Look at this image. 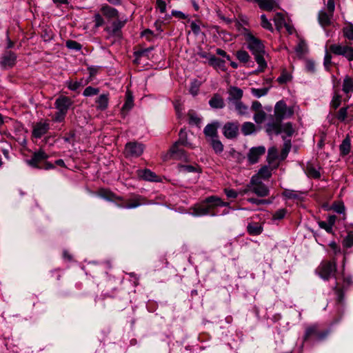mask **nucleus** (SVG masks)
<instances>
[{"label":"nucleus","instance_id":"79ce46f5","mask_svg":"<svg viewBox=\"0 0 353 353\" xmlns=\"http://www.w3.org/2000/svg\"><path fill=\"white\" fill-rule=\"evenodd\" d=\"M236 58L243 63H247L250 60V55L245 50H239L236 52Z\"/></svg>","mask_w":353,"mask_h":353},{"label":"nucleus","instance_id":"2f4dec72","mask_svg":"<svg viewBox=\"0 0 353 353\" xmlns=\"http://www.w3.org/2000/svg\"><path fill=\"white\" fill-rule=\"evenodd\" d=\"M343 91L345 94L353 92V79L349 76H346L343 82Z\"/></svg>","mask_w":353,"mask_h":353},{"label":"nucleus","instance_id":"0e129e2a","mask_svg":"<svg viewBox=\"0 0 353 353\" xmlns=\"http://www.w3.org/2000/svg\"><path fill=\"white\" fill-rule=\"evenodd\" d=\"M323 64H324V66L326 68V70H328L332 64V56L327 52H326V53L325 54Z\"/></svg>","mask_w":353,"mask_h":353},{"label":"nucleus","instance_id":"f3484780","mask_svg":"<svg viewBox=\"0 0 353 353\" xmlns=\"http://www.w3.org/2000/svg\"><path fill=\"white\" fill-rule=\"evenodd\" d=\"M48 157V154L44 151L39 150L33 154L30 159L28 160V163L32 167L40 168L39 163L47 159Z\"/></svg>","mask_w":353,"mask_h":353},{"label":"nucleus","instance_id":"f704fd0d","mask_svg":"<svg viewBox=\"0 0 353 353\" xmlns=\"http://www.w3.org/2000/svg\"><path fill=\"white\" fill-rule=\"evenodd\" d=\"M292 79V74L286 70H283L281 75L277 78L276 81L279 84L283 85L290 82Z\"/></svg>","mask_w":353,"mask_h":353},{"label":"nucleus","instance_id":"6e6552de","mask_svg":"<svg viewBox=\"0 0 353 353\" xmlns=\"http://www.w3.org/2000/svg\"><path fill=\"white\" fill-rule=\"evenodd\" d=\"M336 270V264L335 261H323L316 269L319 275L325 280H328L334 274Z\"/></svg>","mask_w":353,"mask_h":353},{"label":"nucleus","instance_id":"bb28decb","mask_svg":"<svg viewBox=\"0 0 353 353\" xmlns=\"http://www.w3.org/2000/svg\"><path fill=\"white\" fill-rule=\"evenodd\" d=\"M99 196L101 198H103L107 201H112L114 200H118V201L123 200L122 197L118 196L112 192L108 190H105V189H102L99 191Z\"/></svg>","mask_w":353,"mask_h":353},{"label":"nucleus","instance_id":"cd10ccee","mask_svg":"<svg viewBox=\"0 0 353 353\" xmlns=\"http://www.w3.org/2000/svg\"><path fill=\"white\" fill-rule=\"evenodd\" d=\"M225 61L216 57L214 55L209 56V64L216 69H221L225 70Z\"/></svg>","mask_w":353,"mask_h":353},{"label":"nucleus","instance_id":"20e7f679","mask_svg":"<svg viewBox=\"0 0 353 353\" xmlns=\"http://www.w3.org/2000/svg\"><path fill=\"white\" fill-rule=\"evenodd\" d=\"M330 52L335 55L343 56L347 61H353V47L351 42H341L330 46Z\"/></svg>","mask_w":353,"mask_h":353},{"label":"nucleus","instance_id":"f257e3e1","mask_svg":"<svg viewBox=\"0 0 353 353\" xmlns=\"http://www.w3.org/2000/svg\"><path fill=\"white\" fill-rule=\"evenodd\" d=\"M245 38L248 43V48L254 56L255 61L258 64V69L256 72H263L267 67V63L264 59L265 54L264 45L260 39L255 37L248 30H246V33L245 34Z\"/></svg>","mask_w":353,"mask_h":353},{"label":"nucleus","instance_id":"8fccbe9b","mask_svg":"<svg viewBox=\"0 0 353 353\" xmlns=\"http://www.w3.org/2000/svg\"><path fill=\"white\" fill-rule=\"evenodd\" d=\"M66 83H67L68 88L70 90H72V91H75L78 88H79L80 87L83 86L82 81H73L72 80H70V81H68Z\"/></svg>","mask_w":353,"mask_h":353},{"label":"nucleus","instance_id":"052dcab7","mask_svg":"<svg viewBox=\"0 0 353 353\" xmlns=\"http://www.w3.org/2000/svg\"><path fill=\"white\" fill-rule=\"evenodd\" d=\"M341 97L338 94H335L332 98V100L331 101V105L334 109H336L341 104Z\"/></svg>","mask_w":353,"mask_h":353},{"label":"nucleus","instance_id":"f8f14e48","mask_svg":"<svg viewBox=\"0 0 353 353\" xmlns=\"http://www.w3.org/2000/svg\"><path fill=\"white\" fill-rule=\"evenodd\" d=\"M125 23L126 20H119L117 19L112 23L110 26L105 27V30L110 36L121 37V29Z\"/></svg>","mask_w":353,"mask_h":353},{"label":"nucleus","instance_id":"9b49d317","mask_svg":"<svg viewBox=\"0 0 353 353\" xmlns=\"http://www.w3.org/2000/svg\"><path fill=\"white\" fill-rule=\"evenodd\" d=\"M144 145L138 142H129L125 145V153L126 157H138L142 154Z\"/></svg>","mask_w":353,"mask_h":353},{"label":"nucleus","instance_id":"dca6fc26","mask_svg":"<svg viewBox=\"0 0 353 353\" xmlns=\"http://www.w3.org/2000/svg\"><path fill=\"white\" fill-rule=\"evenodd\" d=\"M238 132V123L228 122L223 126V134L228 139H234L236 137Z\"/></svg>","mask_w":353,"mask_h":353},{"label":"nucleus","instance_id":"680f3d73","mask_svg":"<svg viewBox=\"0 0 353 353\" xmlns=\"http://www.w3.org/2000/svg\"><path fill=\"white\" fill-rule=\"evenodd\" d=\"M347 114V108H342L339 110L336 117L339 121H343L346 119Z\"/></svg>","mask_w":353,"mask_h":353},{"label":"nucleus","instance_id":"3c124183","mask_svg":"<svg viewBox=\"0 0 353 353\" xmlns=\"http://www.w3.org/2000/svg\"><path fill=\"white\" fill-rule=\"evenodd\" d=\"M343 245L345 248H349L353 245V232H349L343 241Z\"/></svg>","mask_w":353,"mask_h":353},{"label":"nucleus","instance_id":"412c9836","mask_svg":"<svg viewBox=\"0 0 353 353\" xmlns=\"http://www.w3.org/2000/svg\"><path fill=\"white\" fill-rule=\"evenodd\" d=\"M16 59V54L11 51H8L3 54L0 63L3 67H12L15 64Z\"/></svg>","mask_w":353,"mask_h":353},{"label":"nucleus","instance_id":"393cba45","mask_svg":"<svg viewBox=\"0 0 353 353\" xmlns=\"http://www.w3.org/2000/svg\"><path fill=\"white\" fill-rule=\"evenodd\" d=\"M228 99L234 102L236 101H241V99L243 97V92L241 88L238 87L232 86L228 90Z\"/></svg>","mask_w":353,"mask_h":353},{"label":"nucleus","instance_id":"774afa93","mask_svg":"<svg viewBox=\"0 0 353 353\" xmlns=\"http://www.w3.org/2000/svg\"><path fill=\"white\" fill-rule=\"evenodd\" d=\"M157 8L161 13H164L166 10V3L163 0H157Z\"/></svg>","mask_w":353,"mask_h":353},{"label":"nucleus","instance_id":"ddd939ff","mask_svg":"<svg viewBox=\"0 0 353 353\" xmlns=\"http://www.w3.org/2000/svg\"><path fill=\"white\" fill-rule=\"evenodd\" d=\"M72 103L73 101L70 98L61 95L56 99L54 107L57 110L67 114Z\"/></svg>","mask_w":353,"mask_h":353},{"label":"nucleus","instance_id":"4c0bfd02","mask_svg":"<svg viewBox=\"0 0 353 353\" xmlns=\"http://www.w3.org/2000/svg\"><path fill=\"white\" fill-rule=\"evenodd\" d=\"M343 36L345 39L349 40V42L353 41V25L347 23L343 28Z\"/></svg>","mask_w":353,"mask_h":353},{"label":"nucleus","instance_id":"ea45409f","mask_svg":"<svg viewBox=\"0 0 353 353\" xmlns=\"http://www.w3.org/2000/svg\"><path fill=\"white\" fill-rule=\"evenodd\" d=\"M272 176V171L268 166L261 168L258 172V178L268 179Z\"/></svg>","mask_w":353,"mask_h":353},{"label":"nucleus","instance_id":"a19ab883","mask_svg":"<svg viewBox=\"0 0 353 353\" xmlns=\"http://www.w3.org/2000/svg\"><path fill=\"white\" fill-rule=\"evenodd\" d=\"M269 91L268 88H252L251 89V93L256 97L260 98L261 97H263L268 94Z\"/></svg>","mask_w":353,"mask_h":353},{"label":"nucleus","instance_id":"37998d69","mask_svg":"<svg viewBox=\"0 0 353 353\" xmlns=\"http://www.w3.org/2000/svg\"><path fill=\"white\" fill-rule=\"evenodd\" d=\"M99 92V88L88 86L84 90L83 95L84 97H92L98 94Z\"/></svg>","mask_w":353,"mask_h":353},{"label":"nucleus","instance_id":"4be33fe9","mask_svg":"<svg viewBox=\"0 0 353 353\" xmlns=\"http://www.w3.org/2000/svg\"><path fill=\"white\" fill-rule=\"evenodd\" d=\"M137 176L143 180L149 181H159V176L149 169L138 170Z\"/></svg>","mask_w":353,"mask_h":353},{"label":"nucleus","instance_id":"aec40b11","mask_svg":"<svg viewBox=\"0 0 353 353\" xmlns=\"http://www.w3.org/2000/svg\"><path fill=\"white\" fill-rule=\"evenodd\" d=\"M333 14V13L326 12L325 10H320L318 15V20L320 25L323 28L330 26Z\"/></svg>","mask_w":353,"mask_h":353},{"label":"nucleus","instance_id":"69168bd1","mask_svg":"<svg viewBox=\"0 0 353 353\" xmlns=\"http://www.w3.org/2000/svg\"><path fill=\"white\" fill-rule=\"evenodd\" d=\"M306 70L309 72L313 73L315 71V63L312 60H307L305 62Z\"/></svg>","mask_w":353,"mask_h":353},{"label":"nucleus","instance_id":"4468645a","mask_svg":"<svg viewBox=\"0 0 353 353\" xmlns=\"http://www.w3.org/2000/svg\"><path fill=\"white\" fill-rule=\"evenodd\" d=\"M49 129L50 124L47 121L38 122L33 125L32 136L39 139L46 134Z\"/></svg>","mask_w":353,"mask_h":353},{"label":"nucleus","instance_id":"c756f323","mask_svg":"<svg viewBox=\"0 0 353 353\" xmlns=\"http://www.w3.org/2000/svg\"><path fill=\"white\" fill-rule=\"evenodd\" d=\"M209 104L212 108H222L224 106V101L220 95L216 94L209 101Z\"/></svg>","mask_w":353,"mask_h":353},{"label":"nucleus","instance_id":"bf43d9fd","mask_svg":"<svg viewBox=\"0 0 353 353\" xmlns=\"http://www.w3.org/2000/svg\"><path fill=\"white\" fill-rule=\"evenodd\" d=\"M248 201L250 203L256 204V205H264V204H270L271 201L266 199H258L255 198H249L248 199Z\"/></svg>","mask_w":353,"mask_h":353},{"label":"nucleus","instance_id":"c9c22d12","mask_svg":"<svg viewBox=\"0 0 353 353\" xmlns=\"http://www.w3.org/2000/svg\"><path fill=\"white\" fill-rule=\"evenodd\" d=\"M339 148H340L341 154L343 156L347 155L350 152V148H351V143H350V139L348 137H347L345 139H343V141H342V143L340 145Z\"/></svg>","mask_w":353,"mask_h":353},{"label":"nucleus","instance_id":"13d9d810","mask_svg":"<svg viewBox=\"0 0 353 353\" xmlns=\"http://www.w3.org/2000/svg\"><path fill=\"white\" fill-rule=\"evenodd\" d=\"M282 131L284 132L288 136L290 137L294 133V129L290 123H287L281 126Z\"/></svg>","mask_w":353,"mask_h":353},{"label":"nucleus","instance_id":"2eb2a0df","mask_svg":"<svg viewBox=\"0 0 353 353\" xmlns=\"http://www.w3.org/2000/svg\"><path fill=\"white\" fill-rule=\"evenodd\" d=\"M265 152V148L264 146H258L252 148L248 154V159L250 164L256 163L259 158Z\"/></svg>","mask_w":353,"mask_h":353},{"label":"nucleus","instance_id":"c03bdc74","mask_svg":"<svg viewBox=\"0 0 353 353\" xmlns=\"http://www.w3.org/2000/svg\"><path fill=\"white\" fill-rule=\"evenodd\" d=\"M278 157V151L275 147L269 148L268 152V161L270 163L273 162Z\"/></svg>","mask_w":353,"mask_h":353},{"label":"nucleus","instance_id":"b1692460","mask_svg":"<svg viewBox=\"0 0 353 353\" xmlns=\"http://www.w3.org/2000/svg\"><path fill=\"white\" fill-rule=\"evenodd\" d=\"M97 109L101 111L105 110L108 107L109 94H102L95 100Z\"/></svg>","mask_w":353,"mask_h":353},{"label":"nucleus","instance_id":"e433bc0d","mask_svg":"<svg viewBox=\"0 0 353 353\" xmlns=\"http://www.w3.org/2000/svg\"><path fill=\"white\" fill-rule=\"evenodd\" d=\"M255 129V125L251 122H245L241 127L242 133L245 136L252 134Z\"/></svg>","mask_w":353,"mask_h":353},{"label":"nucleus","instance_id":"338daca9","mask_svg":"<svg viewBox=\"0 0 353 353\" xmlns=\"http://www.w3.org/2000/svg\"><path fill=\"white\" fill-rule=\"evenodd\" d=\"M319 225L321 228L324 229L328 233H332V227L326 221L319 222Z\"/></svg>","mask_w":353,"mask_h":353},{"label":"nucleus","instance_id":"a878e982","mask_svg":"<svg viewBox=\"0 0 353 353\" xmlns=\"http://www.w3.org/2000/svg\"><path fill=\"white\" fill-rule=\"evenodd\" d=\"M281 122H279L276 119L272 122H269L267 124L266 131L269 134H279L282 132Z\"/></svg>","mask_w":353,"mask_h":353},{"label":"nucleus","instance_id":"603ef678","mask_svg":"<svg viewBox=\"0 0 353 353\" xmlns=\"http://www.w3.org/2000/svg\"><path fill=\"white\" fill-rule=\"evenodd\" d=\"M261 25L263 28L270 30V31L273 30V28H272L271 23L268 21V19H267V17L265 14H262L261 16Z\"/></svg>","mask_w":353,"mask_h":353},{"label":"nucleus","instance_id":"a18cd8bd","mask_svg":"<svg viewBox=\"0 0 353 353\" xmlns=\"http://www.w3.org/2000/svg\"><path fill=\"white\" fill-rule=\"evenodd\" d=\"M290 148H291L290 141H285L283 148L281 150V156H280V158L281 160H284L287 157V156L290 150Z\"/></svg>","mask_w":353,"mask_h":353},{"label":"nucleus","instance_id":"4d7b16f0","mask_svg":"<svg viewBox=\"0 0 353 353\" xmlns=\"http://www.w3.org/2000/svg\"><path fill=\"white\" fill-rule=\"evenodd\" d=\"M66 113L57 110L52 117V120L55 122H63L65 120Z\"/></svg>","mask_w":353,"mask_h":353},{"label":"nucleus","instance_id":"5fc2aeb1","mask_svg":"<svg viewBox=\"0 0 353 353\" xmlns=\"http://www.w3.org/2000/svg\"><path fill=\"white\" fill-rule=\"evenodd\" d=\"M274 21L275 25L278 27H281L285 23L283 14L279 12L275 14Z\"/></svg>","mask_w":353,"mask_h":353},{"label":"nucleus","instance_id":"473e14b6","mask_svg":"<svg viewBox=\"0 0 353 353\" xmlns=\"http://www.w3.org/2000/svg\"><path fill=\"white\" fill-rule=\"evenodd\" d=\"M236 111L239 115H246L248 114V107L245 105L241 101H234Z\"/></svg>","mask_w":353,"mask_h":353},{"label":"nucleus","instance_id":"864d4df0","mask_svg":"<svg viewBox=\"0 0 353 353\" xmlns=\"http://www.w3.org/2000/svg\"><path fill=\"white\" fill-rule=\"evenodd\" d=\"M200 83L198 81L194 80L190 85V92L192 95H197L199 90Z\"/></svg>","mask_w":353,"mask_h":353},{"label":"nucleus","instance_id":"1a4fd4ad","mask_svg":"<svg viewBox=\"0 0 353 353\" xmlns=\"http://www.w3.org/2000/svg\"><path fill=\"white\" fill-rule=\"evenodd\" d=\"M249 187L251 192L258 196L264 197L269 194L268 188L258 179V176H253L250 180Z\"/></svg>","mask_w":353,"mask_h":353},{"label":"nucleus","instance_id":"f03ea898","mask_svg":"<svg viewBox=\"0 0 353 353\" xmlns=\"http://www.w3.org/2000/svg\"><path fill=\"white\" fill-rule=\"evenodd\" d=\"M229 203L223 201L221 198L211 196L206 198L202 203L194 205L191 213L194 216H203L210 214L216 207L229 206Z\"/></svg>","mask_w":353,"mask_h":353},{"label":"nucleus","instance_id":"09e8293b","mask_svg":"<svg viewBox=\"0 0 353 353\" xmlns=\"http://www.w3.org/2000/svg\"><path fill=\"white\" fill-rule=\"evenodd\" d=\"M189 117V123L190 124L198 125L201 122V119L198 117V115L192 110L188 112Z\"/></svg>","mask_w":353,"mask_h":353},{"label":"nucleus","instance_id":"e2e57ef3","mask_svg":"<svg viewBox=\"0 0 353 353\" xmlns=\"http://www.w3.org/2000/svg\"><path fill=\"white\" fill-rule=\"evenodd\" d=\"M66 46L70 49L79 50L81 48L80 43L75 41L69 40L66 42Z\"/></svg>","mask_w":353,"mask_h":353},{"label":"nucleus","instance_id":"0eeeda50","mask_svg":"<svg viewBox=\"0 0 353 353\" xmlns=\"http://www.w3.org/2000/svg\"><path fill=\"white\" fill-rule=\"evenodd\" d=\"M294 114L292 108L288 107L283 101H278L274 107V117L276 121L281 122L285 119L290 118Z\"/></svg>","mask_w":353,"mask_h":353},{"label":"nucleus","instance_id":"a211bd4d","mask_svg":"<svg viewBox=\"0 0 353 353\" xmlns=\"http://www.w3.org/2000/svg\"><path fill=\"white\" fill-rule=\"evenodd\" d=\"M219 127V123L217 121H214L212 123L208 124L204 130L203 133L205 137L208 138V140H211L212 139L218 137V128Z\"/></svg>","mask_w":353,"mask_h":353},{"label":"nucleus","instance_id":"6e6d98bb","mask_svg":"<svg viewBox=\"0 0 353 353\" xmlns=\"http://www.w3.org/2000/svg\"><path fill=\"white\" fill-rule=\"evenodd\" d=\"M286 213H287V210L284 208L278 210L273 214V220L283 219L285 217Z\"/></svg>","mask_w":353,"mask_h":353},{"label":"nucleus","instance_id":"49530a36","mask_svg":"<svg viewBox=\"0 0 353 353\" xmlns=\"http://www.w3.org/2000/svg\"><path fill=\"white\" fill-rule=\"evenodd\" d=\"M93 21L94 23V28H98L104 25L105 21L99 13H95L93 17Z\"/></svg>","mask_w":353,"mask_h":353},{"label":"nucleus","instance_id":"de8ad7c7","mask_svg":"<svg viewBox=\"0 0 353 353\" xmlns=\"http://www.w3.org/2000/svg\"><path fill=\"white\" fill-rule=\"evenodd\" d=\"M265 117L266 114L263 110L258 111L254 115V120L256 123L261 124L264 121Z\"/></svg>","mask_w":353,"mask_h":353},{"label":"nucleus","instance_id":"7c9ffc66","mask_svg":"<svg viewBox=\"0 0 353 353\" xmlns=\"http://www.w3.org/2000/svg\"><path fill=\"white\" fill-rule=\"evenodd\" d=\"M125 97H126L125 101V103L122 107V110H121L123 114L128 112L129 110H130L132 108V107L134 105L133 97L129 91H128L126 92Z\"/></svg>","mask_w":353,"mask_h":353},{"label":"nucleus","instance_id":"5701e85b","mask_svg":"<svg viewBox=\"0 0 353 353\" xmlns=\"http://www.w3.org/2000/svg\"><path fill=\"white\" fill-rule=\"evenodd\" d=\"M101 12L108 19L119 18L118 10L108 5L103 6L101 8Z\"/></svg>","mask_w":353,"mask_h":353},{"label":"nucleus","instance_id":"58836bf2","mask_svg":"<svg viewBox=\"0 0 353 353\" xmlns=\"http://www.w3.org/2000/svg\"><path fill=\"white\" fill-rule=\"evenodd\" d=\"M199 167L190 165H179V170L181 173H187V172H199Z\"/></svg>","mask_w":353,"mask_h":353},{"label":"nucleus","instance_id":"c85d7f7f","mask_svg":"<svg viewBox=\"0 0 353 353\" xmlns=\"http://www.w3.org/2000/svg\"><path fill=\"white\" fill-rule=\"evenodd\" d=\"M305 173L308 177L318 179L321 177L319 168L312 164H308L306 167Z\"/></svg>","mask_w":353,"mask_h":353},{"label":"nucleus","instance_id":"7ed1b4c3","mask_svg":"<svg viewBox=\"0 0 353 353\" xmlns=\"http://www.w3.org/2000/svg\"><path fill=\"white\" fill-rule=\"evenodd\" d=\"M183 145L190 148H193L192 145L188 142L187 138V132L185 129H181L179 134V139L174 143L170 150V152L173 158L177 159H185V152L179 148V145Z\"/></svg>","mask_w":353,"mask_h":353},{"label":"nucleus","instance_id":"39448f33","mask_svg":"<svg viewBox=\"0 0 353 353\" xmlns=\"http://www.w3.org/2000/svg\"><path fill=\"white\" fill-rule=\"evenodd\" d=\"M328 330L321 331L318 325H312L306 327L305 334L303 336V342H306L310 339H316L321 341L326 338L328 335Z\"/></svg>","mask_w":353,"mask_h":353},{"label":"nucleus","instance_id":"72a5a7b5","mask_svg":"<svg viewBox=\"0 0 353 353\" xmlns=\"http://www.w3.org/2000/svg\"><path fill=\"white\" fill-rule=\"evenodd\" d=\"M209 141L216 154H219L223 151V145L219 139V137L209 140Z\"/></svg>","mask_w":353,"mask_h":353},{"label":"nucleus","instance_id":"6ab92c4d","mask_svg":"<svg viewBox=\"0 0 353 353\" xmlns=\"http://www.w3.org/2000/svg\"><path fill=\"white\" fill-rule=\"evenodd\" d=\"M263 231V223L250 221L248 223L247 232L250 235L258 236Z\"/></svg>","mask_w":353,"mask_h":353},{"label":"nucleus","instance_id":"423d86ee","mask_svg":"<svg viewBox=\"0 0 353 353\" xmlns=\"http://www.w3.org/2000/svg\"><path fill=\"white\" fill-rule=\"evenodd\" d=\"M352 285L353 279L350 275H343V283L341 285L340 281L336 279L334 290L337 296V301L339 303H342L343 301L344 290H347Z\"/></svg>","mask_w":353,"mask_h":353},{"label":"nucleus","instance_id":"9d476101","mask_svg":"<svg viewBox=\"0 0 353 353\" xmlns=\"http://www.w3.org/2000/svg\"><path fill=\"white\" fill-rule=\"evenodd\" d=\"M152 203L151 201H148L145 197L134 194L128 200L127 204H117V206L121 208L133 209L142 205H149Z\"/></svg>","mask_w":353,"mask_h":353}]
</instances>
